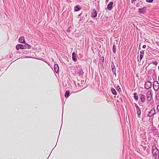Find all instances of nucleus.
<instances>
[{
  "mask_svg": "<svg viewBox=\"0 0 159 159\" xmlns=\"http://www.w3.org/2000/svg\"><path fill=\"white\" fill-rule=\"evenodd\" d=\"M152 154L154 159H159V150L155 147H152Z\"/></svg>",
  "mask_w": 159,
  "mask_h": 159,
  "instance_id": "obj_1",
  "label": "nucleus"
},
{
  "mask_svg": "<svg viewBox=\"0 0 159 159\" xmlns=\"http://www.w3.org/2000/svg\"><path fill=\"white\" fill-rule=\"evenodd\" d=\"M153 86V89L155 91H157L159 89V84L157 81L154 82Z\"/></svg>",
  "mask_w": 159,
  "mask_h": 159,
  "instance_id": "obj_2",
  "label": "nucleus"
},
{
  "mask_svg": "<svg viewBox=\"0 0 159 159\" xmlns=\"http://www.w3.org/2000/svg\"><path fill=\"white\" fill-rule=\"evenodd\" d=\"M134 105L135 106V107L136 108V110H137V114L138 115V116L139 117H140V116L141 114V111L140 110V109L136 103H134Z\"/></svg>",
  "mask_w": 159,
  "mask_h": 159,
  "instance_id": "obj_3",
  "label": "nucleus"
},
{
  "mask_svg": "<svg viewBox=\"0 0 159 159\" xmlns=\"http://www.w3.org/2000/svg\"><path fill=\"white\" fill-rule=\"evenodd\" d=\"M111 67L112 69V72H113V75H114L115 77L116 76V68H115L114 63L112 61L111 62Z\"/></svg>",
  "mask_w": 159,
  "mask_h": 159,
  "instance_id": "obj_4",
  "label": "nucleus"
},
{
  "mask_svg": "<svg viewBox=\"0 0 159 159\" xmlns=\"http://www.w3.org/2000/svg\"><path fill=\"white\" fill-rule=\"evenodd\" d=\"M152 97L151 91H148L147 93V99L148 101H150L151 100V98Z\"/></svg>",
  "mask_w": 159,
  "mask_h": 159,
  "instance_id": "obj_5",
  "label": "nucleus"
},
{
  "mask_svg": "<svg viewBox=\"0 0 159 159\" xmlns=\"http://www.w3.org/2000/svg\"><path fill=\"white\" fill-rule=\"evenodd\" d=\"M144 86V87L145 89H148L151 87V83L149 81H147L145 83Z\"/></svg>",
  "mask_w": 159,
  "mask_h": 159,
  "instance_id": "obj_6",
  "label": "nucleus"
},
{
  "mask_svg": "<svg viewBox=\"0 0 159 159\" xmlns=\"http://www.w3.org/2000/svg\"><path fill=\"white\" fill-rule=\"evenodd\" d=\"M26 47L25 46V45H23L21 44H18L16 46V49L17 50H18L19 49H25V48Z\"/></svg>",
  "mask_w": 159,
  "mask_h": 159,
  "instance_id": "obj_7",
  "label": "nucleus"
},
{
  "mask_svg": "<svg viewBox=\"0 0 159 159\" xmlns=\"http://www.w3.org/2000/svg\"><path fill=\"white\" fill-rule=\"evenodd\" d=\"M156 113V111L155 109L152 108L149 111L148 114V116L149 117L152 116Z\"/></svg>",
  "mask_w": 159,
  "mask_h": 159,
  "instance_id": "obj_8",
  "label": "nucleus"
},
{
  "mask_svg": "<svg viewBox=\"0 0 159 159\" xmlns=\"http://www.w3.org/2000/svg\"><path fill=\"white\" fill-rule=\"evenodd\" d=\"M146 10V7H144L142 8L139 9V12L140 13L143 14L145 12Z\"/></svg>",
  "mask_w": 159,
  "mask_h": 159,
  "instance_id": "obj_9",
  "label": "nucleus"
},
{
  "mask_svg": "<svg viewBox=\"0 0 159 159\" xmlns=\"http://www.w3.org/2000/svg\"><path fill=\"white\" fill-rule=\"evenodd\" d=\"M19 41L20 43L25 44V38L24 37H20L19 39Z\"/></svg>",
  "mask_w": 159,
  "mask_h": 159,
  "instance_id": "obj_10",
  "label": "nucleus"
},
{
  "mask_svg": "<svg viewBox=\"0 0 159 159\" xmlns=\"http://www.w3.org/2000/svg\"><path fill=\"white\" fill-rule=\"evenodd\" d=\"M54 71L56 73H57L59 72V68L57 64H56L54 65Z\"/></svg>",
  "mask_w": 159,
  "mask_h": 159,
  "instance_id": "obj_11",
  "label": "nucleus"
},
{
  "mask_svg": "<svg viewBox=\"0 0 159 159\" xmlns=\"http://www.w3.org/2000/svg\"><path fill=\"white\" fill-rule=\"evenodd\" d=\"M140 99L141 101L142 102H144L145 101V96L143 94L140 95Z\"/></svg>",
  "mask_w": 159,
  "mask_h": 159,
  "instance_id": "obj_12",
  "label": "nucleus"
},
{
  "mask_svg": "<svg viewBox=\"0 0 159 159\" xmlns=\"http://www.w3.org/2000/svg\"><path fill=\"white\" fill-rule=\"evenodd\" d=\"M76 54L75 52H74L72 53V59L75 62H76L77 61V59L76 58Z\"/></svg>",
  "mask_w": 159,
  "mask_h": 159,
  "instance_id": "obj_13",
  "label": "nucleus"
},
{
  "mask_svg": "<svg viewBox=\"0 0 159 159\" xmlns=\"http://www.w3.org/2000/svg\"><path fill=\"white\" fill-rule=\"evenodd\" d=\"M113 4V2H110L108 4L107 6V8L108 10H111V9H112Z\"/></svg>",
  "mask_w": 159,
  "mask_h": 159,
  "instance_id": "obj_14",
  "label": "nucleus"
},
{
  "mask_svg": "<svg viewBox=\"0 0 159 159\" xmlns=\"http://www.w3.org/2000/svg\"><path fill=\"white\" fill-rule=\"evenodd\" d=\"M140 54L139 57H140V60L141 61L142 60V58L143 57L144 54V51L142 50L140 52Z\"/></svg>",
  "mask_w": 159,
  "mask_h": 159,
  "instance_id": "obj_15",
  "label": "nucleus"
},
{
  "mask_svg": "<svg viewBox=\"0 0 159 159\" xmlns=\"http://www.w3.org/2000/svg\"><path fill=\"white\" fill-rule=\"evenodd\" d=\"M77 73L80 75H82L84 73L83 69L81 68H80L78 70Z\"/></svg>",
  "mask_w": 159,
  "mask_h": 159,
  "instance_id": "obj_16",
  "label": "nucleus"
},
{
  "mask_svg": "<svg viewBox=\"0 0 159 159\" xmlns=\"http://www.w3.org/2000/svg\"><path fill=\"white\" fill-rule=\"evenodd\" d=\"M93 12L91 14V16L93 17L94 18L97 16V12L95 10L93 9Z\"/></svg>",
  "mask_w": 159,
  "mask_h": 159,
  "instance_id": "obj_17",
  "label": "nucleus"
},
{
  "mask_svg": "<svg viewBox=\"0 0 159 159\" xmlns=\"http://www.w3.org/2000/svg\"><path fill=\"white\" fill-rule=\"evenodd\" d=\"M70 94V91L68 90L66 91V93H65V97L66 98H68L69 97Z\"/></svg>",
  "mask_w": 159,
  "mask_h": 159,
  "instance_id": "obj_18",
  "label": "nucleus"
},
{
  "mask_svg": "<svg viewBox=\"0 0 159 159\" xmlns=\"http://www.w3.org/2000/svg\"><path fill=\"white\" fill-rule=\"evenodd\" d=\"M134 98L135 100L136 101H137L138 99V96L137 93H134Z\"/></svg>",
  "mask_w": 159,
  "mask_h": 159,
  "instance_id": "obj_19",
  "label": "nucleus"
},
{
  "mask_svg": "<svg viewBox=\"0 0 159 159\" xmlns=\"http://www.w3.org/2000/svg\"><path fill=\"white\" fill-rule=\"evenodd\" d=\"M80 9L79 6H76L75 7V11H77Z\"/></svg>",
  "mask_w": 159,
  "mask_h": 159,
  "instance_id": "obj_20",
  "label": "nucleus"
},
{
  "mask_svg": "<svg viewBox=\"0 0 159 159\" xmlns=\"http://www.w3.org/2000/svg\"><path fill=\"white\" fill-rule=\"evenodd\" d=\"M111 91L112 93L114 95H117V92H116V90L113 88H112L111 89Z\"/></svg>",
  "mask_w": 159,
  "mask_h": 159,
  "instance_id": "obj_21",
  "label": "nucleus"
},
{
  "mask_svg": "<svg viewBox=\"0 0 159 159\" xmlns=\"http://www.w3.org/2000/svg\"><path fill=\"white\" fill-rule=\"evenodd\" d=\"M25 46L26 47L25 48V49L26 48H27L28 49H30V48H31V46L29 44L27 43H25Z\"/></svg>",
  "mask_w": 159,
  "mask_h": 159,
  "instance_id": "obj_22",
  "label": "nucleus"
},
{
  "mask_svg": "<svg viewBox=\"0 0 159 159\" xmlns=\"http://www.w3.org/2000/svg\"><path fill=\"white\" fill-rule=\"evenodd\" d=\"M113 52L114 53H115L116 52V47L115 45V44L113 43Z\"/></svg>",
  "mask_w": 159,
  "mask_h": 159,
  "instance_id": "obj_23",
  "label": "nucleus"
},
{
  "mask_svg": "<svg viewBox=\"0 0 159 159\" xmlns=\"http://www.w3.org/2000/svg\"><path fill=\"white\" fill-rule=\"evenodd\" d=\"M101 60H102V64H103L104 63V57H102L101 58Z\"/></svg>",
  "mask_w": 159,
  "mask_h": 159,
  "instance_id": "obj_24",
  "label": "nucleus"
},
{
  "mask_svg": "<svg viewBox=\"0 0 159 159\" xmlns=\"http://www.w3.org/2000/svg\"><path fill=\"white\" fill-rule=\"evenodd\" d=\"M153 0H146V1L148 2L151 3L152 2Z\"/></svg>",
  "mask_w": 159,
  "mask_h": 159,
  "instance_id": "obj_25",
  "label": "nucleus"
},
{
  "mask_svg": "<svg viewBox=\"0 0 159 159\" xmlns=\"http://www.w3.org/2000/svg\"><path fill=\"white\" fill-rule=\"evenodd\" d=\"M153 64L155 65H157L158 63L157 61H154L153 62Z\"/></svg>",
  "mask_w": 159,
  "mask_h": 159,
  "instance_id": "obj_26",
  "label": "nucleus"
},
{
  "mask_svg": "<svg viewBox=\"0 0 159 159\" xmlns=\"http://www.w3.org/2000/svg\"><path fill=\"white\" fill-rule=\"evenodd\" d=\"M140 5H141L140 4V3H137V4H136V6L137 7H139V6H140Z\"/></svg>",
  "mask_w": 159,
  "mask_h": 159,
  "instance_id": "obj_27",
  "label": "nucleus"
},
{
  "mask_svg": "<svg viewBox=\"0 0 159 159\" xmlns=\"http://www.w3.org/2000/svg\"><path fill=\"white\" fill-rule=\"evenodd\" d=\"M146 45H143V46L142 48H146Z\"/></svg>",
  "mask_w": 159,
  "mask_h": 159,
  "instance_id": "obj_28",
  "label": "nucleus"
},
{
  "mask_svg": "<svg viewBox=\"0 0 159 159\" xmlns=\"http://www.w3.org/2000/svg\"><path fill=\"white\" fill-rule=\"evenodd\" d=\"M157 109L158 110V111L159 112V105L157 106Z\"/></svg>",
  "mask_w": 159,
  "mask_h": 159,
  "instance_id": "obj_29",
  "label": "nucleus"
},
{
  "mask_svg": "<svg viewBox=\"0 0 159 159\" xmlns=\"http://www.w3.org/2000/svg\"><path fill=\"white\" fill-rule=\"evenodd\" d=\"M137 0H132L131 2L133 3L134 2L136 1Z\"/></svg>",
  "mask_w": 159,
  "mask_h": 159,
  "instance_id": "obj_30",
  "label": "nucleus"
},
{
  "mask_svg": "<svg viewBox=\"0 0 159 159\" xmlns=\"http://www.w3.org/2000/svg\"><path fill=\"white\" fill-rule=\"evenodd\" d=\"M140 3L141 5H142V4H143V2H142V1H140Z\"/></svg>",
  "mask_w": 159,
  "mask_h": 159,
  "instance_id": "obj_31",
  "label": "nucleus"
},
{
  "mask_svg": "<svg viewBox=\"0 0 159 159\" xmlns=\"http://www.w3.org/2000/svg\"><path fill=\"white\" fill-rule=\"evenodd\" d=\"M117 90L118 91H120V90H121V89H120V87H119V88L117 89Z\"/></svg>",
  "mask_w": 159,
  "mask_h": 159,
  "instance_id": "obj_32",
  "label": "nucleus"
},
{
  "mask_svg": "<svg viewBox=\"0 0 159 159\" xmlns=\"http://www.w3.org/2000/svg\"><path fill=\"white\" fill-rule=\"evenodd\" d=\"M139 49H141L140 47V45L139 46Z\"/></svg>",
  "mask_w": 159,
  "mask_h": 159,
  "instance_id": "obj_33",
  "label": "nucleus"
},
{
  "mask_svg": "<svg viewBox=\"0 0 159 159\" xmlns=\"http://www.w3.org/2000/svg\"><path fill=\"white\" fill-rule=\"evenodd\" d=\"M158 80H159V76H158Z\"/></svg>",
  "mask_w": 159,
  "mask_h": 159,
  "instance_id": "obj_34",
  "label": "nucleus"
},
{
  "mask_svg": "<svg viewBox=\"0 0 159 159\" xmlns=\"http://www.w3.org/2000/svg\"><path fill=\"white\" fill-rule=\"evenodd\" d=\"M81 15V14H80V15H79V16H80Z\"/></svg>",
  "mask_w": 159,
  "mask_h": 159,
  "instance_id": "obj_35",
  "label": "nucleus"
},
{
  "mask_svg": "<svg viewBox=\"0 0 159 159\" xmlns=\"http://www.w3.org/2000/svg\"><path fill=\"white\" fill-rule=\"evenodd\" d=\"M158 95V94H157V96H158V95Z\"/></svg>",
  "mask_w": 159,
  "mask_h": 159,
  "instance_id": "obj_36",
  "label": "nucleus"
},
{
  "mask_svg": "<svg viewBox=\"0 0 159 159\" xmlns=\"http://www.w3.org/2000/svg\"><path fill=\"white\" fill-rule=\"evenodd\" d=\"M158 95V94H157V96H158V95Z\"/></svg>",
  "mask_w": 159,
  "mask_h": 159,
  "instance_id": "obj_37",
  "label": "nucleus"
}]
</instances>
